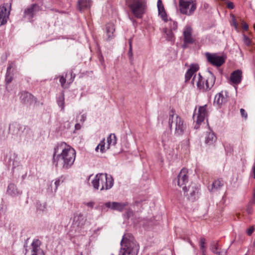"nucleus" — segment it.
I'll return each mask as SVG.
<instances>
[{"mask_svg": "<svg viewBox=\"0 0 255 255\" xmlns=\"http://www.w3.org/2000/svg\"><path fill=\"white\" fill-rule=\"evenodd\" d=\"M6 193L11 196L15 197L21 195L22 191L17 188L15 184L10 183L7 186Z\"/></svg>", "mask_w": 255, "mask_h": 255, "instance_id": "obj_20", "label": "nucleus"}, {"mask_svg": "<svg viewBox=\"0 0 255 255\" xmlns=\"http://www.w3.org/2000/svg\"><path fill=\"white\" fill-rule=\"evenodd\" d=\"M119 255H137L139 249L138 244L129 234L125 235L123 237Z\"/></svg>", "mask_w": 255, "mask_h": 255, "instance_id": "obj_2", "label": "nucleus"}, {"mask_svg": "<svg viewBox=\"0 0 255 255\" xmlns=\"http://www.w3.org/2000/svg\"><path fill=\"white\" fill-rule=\"evenodd\" d=\"M133 215V212L131 210H128L127 211L124 216L127 219H129L130 216Z\"/></svg>", "mask_w": 255, "mask_h": 255, "instance_id": "obj_47", "label": "nucleus"}, {"mask_svg": "<svg viewBox=\"0 0 255 255\" xmlns=\"http://www.w3.org/2000/svg\"><path fill=\"white\" fill-rule=\"evenodd\" d=\"M164 37L169 41L173 43L175 40V36L173 33H164Z\"/></svg>", "mask_w": 255, "mask_h": 255, "instance_id": "obj_36", "label": "nucleus"}, {"mask_svg": "<svg viewBox=\"0 0 255 255\" xmlns=\"http://www.w3.org/2000/svg\"><path fill=\"white\" fill-rule=\"evenodd\" d=\"M188 182V170L186 168H183L177 176V184L180 187H182L184 191L187 190L186 183Z\"/></svg>", "mask_w": 255, "mask_h": 255, "instance_id": "obj_12", "label": "nucleus"}, {"mask_svg": "<svg viewBox=\"0 0 255 255\" xmlns=\"http://www.w3.org/2000/svg\"><path fill=\"white\" fill-rule=\"evenodd\" d=\"M228 98L229 92L227 91H222L216 95L214 105H217L220 108L221 105L227 102Z\"/></svg>", "mask_w": 255, "mask_h": 255, "instance_id": "obj_14", "label": "nucleus"}, {"mask_svg": "<svg viewBox=\"0 0 255 255\" xmlns=\"http://www.w3.org/2000/svg\"><path fill=\"white\" fill-rule=\"evenodd\" d=\"M92 3L91 0H79L78 1V8L82 11L83 9L89 8Z\"/></svg>", "mask_w": 255, "mask_h": 255, "instance_id": "obj_24", "label": "nucleus"}, {"mask_svg": "<svg viewBox=\"0 0 255 255\" xmlns=\"http://www.w3.org/2000/svg\"><path fill=\"white\" fill-rule=\"evenodd\" d=\"M199 65L197 64H192L189 69H188L189 71H190L192 73L194 74L195 72H196L199 70Z\"/></svg>", "mask_w": 255, "mask_h": 255, "instance_id": "obj_38", "label": "nucleus"}, {"mask_svg": "<svg viewBox=\"0 0 255 255\" xmlns=\"http://www.w3.org/2000/svg\"><path fill=\"white\" fill-rule=\"evenodd\" d=\"M224 185V181L222 179H218L214 181L212 184L211 191H213L214 189L219 190Z\"/></svg>", "mask_w": 255, "mask_h": 255, "instance_id": "obj_29", "label": "nucleus"}, {"mask_svg": "<svg viewBox=\"0 0 255 255\" xmlns=\"http://www.w3.org/2000/svg\"><path fill=\"white\" fill-rule=\"evenodd\" d=\"M244 41H245V43L247 45H250V43H251L250 39L249 37H248L247 36H245V35H244Z\"/></svg>", "mask_w": 255, "mask_h": 255, "instance_id": "obj_53", "label": "nucleus"}, {"mask_svg": "<svg viewBox=\"0 0 255 255\" xmlns=\"http://www.w3.org/2000/svg\"><path fill=\"white\" fill-rule=\"evenodd\" d=\"M76 151L64 142L57 144L54 148L52 162L56 167L58 164L63 169L67 170L73 165L76 158Z\"/></svg>", "mask_w": 255, "mask_h": 255, "instance_id": "obj_1", "label": "nucleus"}, {"mask_svg": "<svg viewBox=\"0 0 255 255\" xmlns=\"http://www.w3.org/2000/svg\"><path fill=\"white\" fill-rule=\"evenodd\" d=\"M208 116L207 106L205 105L203 106H199L198 111V115L196 121V124L194 128L197 129L200 128V125L203 122L205 118Z\"/></svg>", "mask_w": 255, "mask_h": 255, "instance_id": "obj_11", "label": "nucleus"}, {"mask_svg": "<svg viewBox=\"0 0 255 255\" xmlns=\"http://www.w3.org/2000/svg\"><path fill=\"white\" fill-rule=\"evenodd\" d=\"M157 5L159 15L160 16L161 18L164 21H166L167 20V16L164 7V5L162 3V0H158Z\"/></svg>", "mask_w": 255, "mask_h": 255, "instance_id": "obj_23", "label": "nucleus"}, {"mask_svg": "<svg viewBox=\"0 0 255 255\" xmlns=\"http://www.w3.org/2000/svg\"><path fill=\"white\" fill-rule=\"evenodd\" d=\"M100 148V146H99V144L97 145V146L95 148V151L98 152V150Z\"/></svg>", "mask_w": 255, "mask_h": 255, "instance_id": "obj_64", "label": "nucleus"}, {"mask_svg": "<svg viewBox=\"0 0 255 255\" xmlns=\"http://www.w3.org/2000/svg\"><path fill=\"white\" fill-rule=\"evenodd\" d=\"M38 208L39 210H43L45 208V206H43L42 207H41V208L39 207H38Z\"/></svg>", "mask_w": 255, "mask_h": 255, "instance_id": "obj_63", "label": "nucleus"}, {"mask_svg": "<svg viewBox=\"0 0 255 255\" xmlns=\"http://www.w3.org/2000/svg\"><path fill=\"white\" fill-rule=\"evenodd\" d=\"M97 55L101 64L105 66L104 56H103L102 51L100 47H98V48Z\"/></svg>", "mask_w": 255, "mask_h": 255, "instance_id": "obj_35", "label": "nucleus"}, {"mask_svg": "<svg viewBox=\"0 0 255 255\" xmlns=\"http://www.w3.org/2000/svg\"><path fill=\"white\" fill-rule=\"evenodd\" d=\"M13 79V77H12V75L11 74V73H6V76H5V82H6V84H9V83H10L12 81Z\"/></svg>", "mask_w": 255, "mask_h": 255, "instance_id": "obj_40", "label": "nucleus"}, {"mask_svg": "<svg viewBox=\"0 0 255 255\" xmlns=\"http://www.w3.org/2000/svg\"><path fill=\"white\" fill-rule=\"evenodd\" d=\"M206 240L204 238H201L200 240L199 246L200 249L202 253V255H206Z\"/></svg>", "mask_w": 255, "mask_h": 255, "instance_id": "obj_33", "label": "nucleus"}, {"mask_svg": "<svg viewBox=\"0 0 255 255\" xmlns=\"http://www.w3.org/2000/svg\"><path fill=\"white\" fill-rule=\"evenodd\" d=\"M242 79V71L240 69L234 71L230 75L231 82L235 85L239 84Z\"/></svg>", "mask_w": 255, "mask_h": 255, "instance_id": "obj_18", "label": "nucleus"}, {"mask_svg": "<svg viewBox=\"0 0 255 255\" xmlns=\"http://www.w3.org/2000/svg\"><path fill=\"white\" fill-rule=\"evenodd\" d=\"M210 249L214 254H216L218 252H219L218 241L212 242L210 245Z\"/></svg>", "mask_w": 255, "mask_h": 255, "instance_id": "obj_34", "label": "nucleus"}, {"mask_svg": "<svg viewBox=\"0 0 255 255\" xmlns=\"http://www.w3.org/2000/svg\"><path fill=\"white\" fill-rule=\"evenodd\" d=\"M179 2H185L186 3H191V4H197L196 0H179Z\"/></svg>", "mask_w": 255, "mask_h": 255, "instance_id": "obj_50", "label": "nucleus"}, {"mask_svg": "<svg viewBox=\"0 0 255 255\" xmlns=\"http://www.w3.org/2000/svg\"><path fill=\"white\" fill-rule=\"evenodd\" d=\"M255 200V188L253 189V200L250 203L247 207V212L249 215L252 214L253 213V205Z\"/></svg>", "mask_w": 255, "mask_h": 255, "instance_id": "obj_31", "label": "nucleus"}, {"mask_svg": "<svg viewBox=\"0 0 255 255\" xmlns=\"http://www.w3.org/2000/svg\"><path fill=\"white\" fill-rule=\"evenodd\" d=\"M179 6L181 13L187 15H191L196 9L197 4L179 2Z\"/></svg>", "mask_w": 255, "mask_h": 255, "instance_id": "obj_13", "label": "nucleus"}, {"mask_svg": "<svg viewBox=\"0 0 255 255\" xmlns=\"http://www.w3.org/2000/svg\"><path fill=\"white\" fill-rule=\"evenodd\" d=\"M86 205H87L88 207H90V208L92 209L94 207V205L95 204V203L94 202H89L84 203Z\"/></svg>", "mask_w": 255, "mask_h": 255, "instance_id": "obj_54", "label": "nucleus"}, {"mask_svg": "<svg viewBox=\"0 0 255 255\" xmlns=\"http://www.w3.org/2000/svg\"><path fill=\"white\" fill-rule=\"evenodd\" d=\"M86 221V217L81 213H76L73 217V224L78 227H82Z\"/></svg>", "mask_w": 255, "mask_h": 255, "instance_id": "obj_19", "label": "nucleus"}, {"mask_svg": "<svg viewBox=\"0 0 255 255\" xmlns=\"http://www.w3.org/2000/svg\"><path fill=\"white\" fill-rule=\"evenodd\" d=\"M200 190V186L197 184L192 183L187 188V190L184 192V194L187 192L185 195L188 196L189 200L194 202L196 200L199 196Z\"/></svg>", "mask_w": 255, "mask_h": 255, "instance_id": "obj_8", "label": "nucleus"}, {"mask_svg": "<svg viewBox=\"0 0 255 255\" xmlns=\"http://www.w3.org/2000/svg\"><path fill=\"white\" fill-rule=\"evenodd\" d=\"M12 156L14 158L13 161L12 162V166H13V168H15L16 166H17L18 165V163H17V161L15 159V158H16L17 157V154H16L15 153H13Z\"/></svg>", "mask_w": 255, "mask_h": 255, "instance_id": "obj_46", "label": "nucleus"}, {"mask_svg": "<svg viewBox=\"0 0 255 255\" xmlns=\"http://www.w3.org/2000/svg\"><path fill=\"white\" fill-rule=\"evenodd\" d=\"M192 30V28L191 26L190 25H187L185 26L183 32H191Z\"/></svg>", "mask_w": 255, "mask_h": 255, "instance_id": "obj_52", "label": "nucleus"}, {"mask_svg": "<svg viewBox=\"0 0 255 255\" xmlns=\"http://www.w3.org/2000/svg\"><path fill=\"white\" fill-rule=\"evenodd\" d=\"M11 3H4L0 6V26L5 24L9 17Z\"/></svg>", "mask_w": 255, "mask_h": 255, "instance_id": "obj_10", "label": "nucleus"}, {"mask_svg": "<svg viewBox=\"0 0 255 255\" xmlns=\"http://www.w3.org/2000/svg\"><path fill=\"white\" fill-rule=\"evenodd\" d=\"M75 128L76 130H79L81 128V125L79 124H76L75 126Z\"/></svg>", "mask_w": 255, "mask_h": 255, "instance_id": "obj_59", "label": "nucleus"}, {"mask_svg": "<svg viewBox=\"0 0 255 255\" xmlns=\"http://www.w3.org/2000/svg\"><path fill=\"white\" fill-rule=\"evenodd\" d=\"M19 99L23 104L31 105L36 101V98L31 94L26 91H22L20 93Z\"/></svg>", "mask_w": 255, "mask_h": 255, "instance_id": "obj_16", "label": "nucleus"}, {"mask_svg": "<svg viewBox=\"0 0 255 255\" xmlns=\"http://www.w3.org/2000/svg\"><path fill=\"white\" fill-rule=\"evenodd\" d=\"M254 231L255 228L254 226H253L247 230V234L248 236H251L254 233Z\"/></svg>", "mask_w": 255, "mask_h": 255, "instance_id": "obj_48", "label": "nucleus"}, {"mask_svg": "<svg viewBox=\"0 0 255 255\" xmlns=\"http://www.w3.org/2000/svg\"><path fill=\"white\" fill-rule=\"evenodd\" d=\"M251 176L254 179H255V163L254 164L252 167V172Z\"/></svg>", "mask_w": 255, "mask_h": 255, "instance_id": "obj_55", "label": "nucleus"}, {"mask_svg": "<svg viewBox=\"0 0 255 255\" xmlns=\"http://www.w3.org/2000/svg\"><path fill=\"white\" fill-rule=\"evenodd\" d=\"M217 140V137L213 131L208 132L205 138V143L208 145L213 144Z\"/></svg>", "mask_w": 255, "mask_h": 255, "instance_id": "obj_26", "label": "nucleus"}, {"mask_svg": "<svg viewBox=\"0 0 255 255\" xmlns=\"http://www.w3.org/2000/svg\"><path fill=\"white\" fill-rule=\"evenodd\" d=\"M106 32H114L115 31V27L113 23H109L106 25Z\"/></svg>", "mask_w": 255, "mask_h": 255, "instance_id": "obj_39", "label": "nucleus"}, {"mask_svg": "<svg viewBox=\"0 0 255 255\" xmlns=\"http://www.w3.org/2000/svg\"><path fill=\"white\" fill-rule=\"evenodd\" d=\"M227 7L229 9L234 8V4L232 2L229 1L227 3Z\"/></svg>", "mask_w": 255, "mask_h": 255, "instance_id": "obj_56", "label": "nucleus"}, {"mask_svg": "<svg viewBox=\"0 0 255 255\" xmlns=\"http://www.w3.org/2000/svg\"><path fill=\"white\" fill-rule=\"evenodd\" d=\"M25 130H30V128L28 126L23 128L20 124L13 122L9 125L8 133L13 136L12 137H20Z\"/></svg>", "mask_w": 255, "mask_h": 255, "instance_id": "obj_7", "label": "nucleus"}, {"mask_svg": "<svg viewBox=\"0 0 255 255\" xmlns=\"http://www.w3.org/2000/svg\"><path fill=\"white\" fill-rule=\"evenodd\" d=\"M99 146H100L101 152L104 153L106 152V149L105 148V138L100 141V143L99 144Z\"/></svg>", "mask_w": 255, "mask_h": 255, "instance_id": "obj_41", "label": "nucleus"}, {"mask_svg": "<svg viewBox=\"0 0 255 255\" xmlns=\"http://www.w3.org/2000/svg\"><path fill=\"white\" fill-rule=\"evenodd\" d=\"M240 112H241V114L243 117L245 118V119L247 118L248 114H247V112H246V111L244 109H241Z\"/></svg>", "mask_w": 255, "mask_h": 255, "instance_id": "obj_51", "label": "nucleus"}, {"mask_svg": "<svg viewBox=\"0 0 255 255\" xmlns=\"http://www.w3.org/2000/svg\"><path fill=\"white\" fill-rule=\"evenodd\" d=\"M108 144L107 149L110 148L111 145L115 146L117 143V137L114 133H111L107 138Z\"/></svg>", "mask_w": 255, "mask_h": 255, "instance_id": "obj_27", "label": "nucleus"}, {"mask_svg": "<svg viewBox=\"0 0 255 255\" xmlns=\"http://www.w3.org/2000/svg\"><path fill=\"white\" fill-rule=\"evenodd\" d=\"M12 68V63H8V67L7 68V70H6V72L7 73H11V70Z\"/></svg>", "mask_w": 255, "mask_h": 255, "instance_id": "obj_57", "label": "nucleus"}, {"mask_svg": "<svg viewBox=\"0 0 255 255\" xmlns=\"http://www.w3.org/2000/svg\"><path fill=\"white\" fill-rule=\"evenodd\" d=\"M41 244V241L39 239H34L31 243V246L32 248L31 252H35L39 251L40 252V246Z\"/></svg>", "mask_w": 255, "mask_h": 255, "instance_id": "obj_30", "label": "nucleus"}, {"mask_svg": "<svg viewBox=\"0 0 255 255\" xmlns=\"http://www.w3.org/2000/svg\"><path fill=\"white\" fill-rule=\"evenodd\" d=\"M205 81L200 73L198 74V80L197 83V86L200 90H206V85H204Z\"/></svg>", "mask_w": 255, "mask_h": 255, "instance_id": "obj_32", "label": "nucleus"}, {"mask_svg": "<svg viewBox=\"0 0 255 255\" xmlns=\"http://www.w3.org/2000/svg\"><path fill=\"white\" fill-rule=\"evenodd\" d=\"M86 119V116H85L84 115H82V116H81V120L80 121L82 122H84L85 121Z\"/></svg>", "mask_w": 255, "mask_h": 255, "instance_id": "obj_58", "label": "nucleus"}, {"mask_svg": "<svg viewBox=\"0 0 255 255\" xmlns=\"http://www.w3.org/2000/svg\"><path fill=\"white\" fill-rule=\"evenodd\" d=\"M40 10V8L38 4L36 3L31 4L24 9L22 18L29 22H32L34 20L33 18Z\"/></svg>", "mask_w": 255, "mask_h": 255, "instance_id": "obj_6", "label": "nucleus"}, {"mask_svg": "<svg viewBox=\"0 0 255 255\" xmlns=\"http://www.w3.org/2000/svg\"><path fill=\"white\" fill-rule=\"evenodd\" d=\"M31 255H45V254L42 250H40V252L39 251L35 252H31Z\"/></svg>", "mask_w": 255, "mask_h": 255, "instance_id": "obj_49", "label": "nucleus"}, {"mask_svg": "<svg viewBox=\"0 0 255 255\" xmlns=\"http://www.w3.org/2000/svg\"><path fill=\"white\" fill-rule=\"evenodd\" d=\"M126 3L136 17H142L146 7V1L144 0H126Z\"/></svg>", "mask_w": 255, "mask_h": 255, "instance_id": "obj_5", "label": "nucleus"}, {"mask_svg": "<svg viewBox=\"0 0 255 255\" xmlns=\"http://www.w3.org/2000/svg\"><path fill=\"white\" fill-rule=\"evenodd\" d=\"M114 37V33H106L105 35L104 36V38L106 39V40L108 41L112 40Z\"/></svg>", "mask_w": 255, "mask_h": 255, "instance_id": "obj_44", "label": "nucleus"}, {"mask_svg": "<svg viewBox=\"0 0 255 255\" xmlns=\"http://www.w3.org/2000/svg\"><path fill=\"white\" fill-rule=\"evenodd\" d=\"M114 179L111 175L107 173H98L92 181V184L95 189H99L100 184L101 185L100 190H109L114 185Z\"/></svg>", "mask_w": 255, "mask_h": 255, "instance_id": "obj_3", "label": "nucleus"}, {"mask_svg": "<svg viewBox=\"0 0 255 255\" xmlns=\"http://www.w3.org/2000/svg\"><path fill=\"white\" fill-rule=\"evenodd\" d=\"M208 72L210 76L206 80V91L210 90L214 86L216 81V77L213 73L210 71Z\"/></svg>", "mask_w": 255, "mask_h": 255, "instance_id": "obj_22", "label": "nucleus"}, {"mask_svg": "<svg viewBox=\"0 0 255 255\" xmlns=\"http://www.w3.org/2000/svg\"><path fill=\"white\" fill-rule=\"evenodd\" d=\"M175 111L172 109L169 114L168 126L170 130L172 129L173 125L175 126V134L177 136L181 135L184 133L186 128V125L184 124L183 120L178 116L176 115Z\"/></svg>", "mask_w": 255, "mask_h": 255, "instance_id": "obj_4", "label": "nucleus"}, {"mask_svg": "<svg viewBox=\"0 0 255 255\" xmlns=\"http://www.w3.org/2000/svg\"><path fill=\"white\" fill-rule=\"evenodd\" d=\"M216 254L218 255H225V253L223 251H219Z\"/></svg>", "mask_w": 255, "mask_h": 255, "instance_id": "obj_60", "label": "nucleus"}, {"mask_svg": "<svg viewBox=\"0 0 255 255\" xmlns=\"http://www.w3.org/2000/svg\"><path fill=\"white\" fill-rule=\"evenodd\" d=\"M24 248L25 249V254H26V253L27 252L28 250H27V244L25 243L24 245Z\"/></svg>", "mask_w": 255, "mask_h": 255, "instance_id": "obj_62", "label": "nucleus"}, {"mask_svg": "<svg viewBox=\"0 0 255 255\" xmlns=\"http://www.w3.org/2000/svg\"><path fill=\"white\" fill-rule=\"evenodd\" d=\"M63 180H61L60 178H58L56 180V181L54 182L55 185V188H54V191L55 192L56 190L57 189L58 186L60 185V183L63 182Z\"/></svg>", "mask_w": 255, "mask_h": 255, "instance_id": "obj_45", "label": "nucleus"}, {"mask_svg": "<svg viewBox=\"0 0 255 255\" xmlns=\"http://www.w3.org/2000/svg\"><path fill=\"white\" fill-rule=\"evenodd\" d=\"M193 74H194L193 73H192V72H191L190 71H189L188 70L186 72V73H185V82L186 83H187L188 81H189L191 79V78L192 77V76L193 75Z\"/></svg>", "mask_w": 255, "mask_h": 255, "instance_id": "obj_42", "label": "nucleus"}, {"mask_svg": "<svg viewBox=\"0 0 255 255\" xmlns=\"http://www.w3.org/2000/svg\"><path fill=\"white\" fill-rule=\"evenodd\" d=\"M128 56L129 60L130 61V63L132 64L133 58V53H132V47L131 46H129V50H128Z\"/></svg>", "mask_w": 255, "mask_h": 255, "instance_id": "obj_43", "label": "nucleus"}, {"mask_svg": "<svg viewBox=\"0 0 255 255\" xmlns=\"http://www.w3.org/2000/svg\"><path fill=\"white\" fill-rule=\"evenodd\" d=\"M73 74V71L71 70L70 71L69 74H66L65 77H64V76H61L60 78L59 82H60V83L61 85V86L62 87H64V84L66 83V79L68 78V75L70 76V78L69 79V80H68L69 83L70 84L73 82L74 79L75 77V75L74 74Z\"/></svg>", "mask_w": 255, "mask_h": 255, "instance_id": "obj_25", "label": "nucleus"}, {"mask_svg": "<svg viewBox=\"0 0 255 255\" xmlns=\"http://www.w3.org/2000/svg\"><path fill=\"white\" fill-rule=\"evenodd\" d=\"M57 103L61 108V110L63 111L65 107V99L64 92H61L57 97Z\"/></svg>", "mask_w": 255, "mask_h": 255, "instance_id": "obj_28", "label": "nucleus"}, {"mask_svg": "<svg viewBox=\"0 0 255 255\" xmlns=\"http://www.w3.org/2000/svg\"><path fill=\"white\" fill-rule=\"evenodd\" d=\"M177 29V23L175 21H170L169 22V32H173Z\"/></svg>", "mask_w": 255, "mask_h": 255, "instance_id": "obj_37", "label": "nucleus"}, {"mask_svg": "<svg viewBox=\"0 0 255 255\" xmlns=\"http://www.w3.org/2000/svg\"><path fill=\"white\" fill-rule=\"evenodd\" d=\"M191 34L192 33H183L184 43L182 45V47L183 48H186L188 47L189 44H193L195 42V39L194 37H193Z\"/></svg>", "mask_w": 255, "mask_h": 255, "instance_id": "obj_21", "label": "nucleus"}, {"mask_svg": "<svg viewBox=\"0 0 255 255\" xmlns=\"http://www.w3.org/2000/svg\"><path fill=\"white\" fill-rule=\"evenodd\" d=\"M132 38H129V39L128 40L129 46H131V47H132Z\"/></svg>", "mask_w": 255, "mask_h": 255, "instance_id": "obj_61", "label": "nucleus"}, {"mask_svg": "<svg viewBox=\"0 0 255 255\" xmlns=\"http://www.w3.org/2000/svg\"><path fill=\"white\" fill-rule=\"evenodd\" d=\"M128 204L127 202L120 203L116 202H108L105 204V206L107 208H110L112 210L122 212Z\"/></svg>", "mask_w": 255, "mask_h": 255, "instance_id": "obj_17", "label": "nucleus"}, {"mask_svg": "<svg viewBox=\"0 0 255 255\" xmlns=\"http://www.w3.org/2000/svg\"><path fill=\"white\" fill-rule=\"evenodd\" d=\"M206 56L208 62L216 67L221 66L225 62L226 59V56H219L217 53L211 54L207 52L206 53Z\"/></svg>", "mask_w": 255, "mask_h": 255, "instance_id": "obj_9", "label": "nucleus"}, {"mask_svg": "<svg viewBox=\"0 0 255 255\" xmlns=\"http://www.w3.org/2000/svg\"><path fill=\"white\" fill-rule=\"evenodd\" d=\"M231 25L235 27V30L238 31L240 28L247 30L248 29V24L241 18H236L235 15L231 14Z\"/></svg>", "mask_w": 255, "mask_h": 255, "instance_id": "obj_15", "label": "nucleus"}]
</instances>
